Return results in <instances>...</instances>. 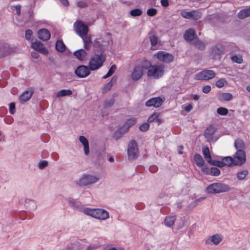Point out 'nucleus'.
Returning a JSON list of instances; mask_svg holds the SVG:
<instances>
[{"label": "nucleus", "mask_w": 250, "mask_h": 250, "mask_svg": "<svg viewBox=\"0 0 250 250\" xmlns=\"http://www.w3.org/2000/svg\"><path fill=\"white\" fill-rule=\"evenodd\" d=\"M150 66L149 61L144 60L136 64L133 68L131 74V78L133 81H138L140 79L144 74V70L148 69Z\"/></svg>", "instance_id": "1"}, {"label": "nucleus", "mask_w": 250, "mask_h": 250, "mask_svg": "<svg viewBox=\"0 0 250 250\" xmlns=\"http://www.w3.org/2000/svg\"><path fill=\"white\" fill-rule=\"evenodd\" d=\"M106 60V55L100 52V54H95L89 60L88 65L90 70L95 71L99 69L103 65Z\"/></svg>", "instance_id": "2"}, {"label": "nucleus", "mask_w": 250, "mask_h": 250, "mask_svg": "<svg viewBox=\"0 0 250 250\" xmlns=\"http://www.w3.org/2000/svg\"><path fill=\"white\" fill-rule=\"evenodd\" d=\"M83 212L87 215L100 220H105L109 217L108 212L101 208H85L83 210Z\"/></svg>", "instance_id": "3"}, {"label": "nucleus", "mask_w": 250, "mask_h": 250, "mask_svg": "<svg viewBox=\"0 0 250 250\" xmlns=\"http://www.w3.org/2000/svg\"><path fill=\"white\" fill-rule=\"evenodd\" d=\"M147 75L149 77L158 79L161 78L164 74L165 65L162 64H157L151 65L148 68Z\"/></svg>", "instance_id": "4"}, {"label": "nucleus", "mask_w": 250, "mask_h": 250, "mask_svg": "<svg viewBox=\"0 0 250 250\" xmlns=\"http://www.w3.org/2000/svg\"><path fill=\"white\" fill-rule=\"evenodd\" d=\"M230 190L229 185L222 183H214L207 187L206 190L210 194L228 192Z\"/></svg>", "instance_id": "5"}, {"label": "nucleus", "mask_w": 250, "mask_h": 250, "mask_svg": "<svg viewBox=\"0 0 250 250\" xmlns=\"http://www.w3.org/2000/svg\"><path fill=\"white\" fill-rule=\"evenodd\" d=\"M99 178L91 174H83L74 182L77 186L82 187L94 184L98 182Z\"/></svg>", "instance_id": "6"}, {"label": "nucleus", "mask_w": 250, "mask_h": 250, "mask_svg": "<svg viewBox=\"0 0 250 250\" xmlns=\"http://www.w3.org/2000/svg\"><path fill=\"white\" fill-rule=\"evenodd\" d=\"M180 15L185 19L190 21H197L201 18L202 13L198 10L190 11L182 10L180 11Z\"/></svg>", "instance_id": "7"}, {"label": "nucleus", "mask_w": 250, "mask_h": 250, "mask_svg": "<svg viewBox=\"0 0 250 250\" xmlns=\"http://www.w3.org/2000/svg\"><path fill=\"white\" fill-rule=\"evenodd\" d=\"M127 153L128 159L132 160L136 158L139 154V149L136 141L134 140H131L128 145Z\"/></svg>", "instance_id": "8"}, {"label": "nucleus", "mask_w": 250, "mask_h": 250, "mask_svg": "<svg viewBox=\"0 0 250 250\" xmlns=\"http://www.w3.org/2000/svg\"><path fill=\"white\" fill-rule=\"evenodd\" d=\"M216 76L215 73L211 70H204L197 73L195 76V79L200 81H207L212 79Z\"/></svg>", "instance_id": "9"}, {"label": "nucleus", "mask_w": 250, "mask_h": 250, "mask_svg": "<svg viewBox=\"0 0 250 250\" xmlns=\"http://www.w3.org/2000/svg\"><path fill=\"white\" fill-rule=\"evenodd\" d=\"M74 28L76 32L80 36H85L87 35L88 28L81 21H77L74 24Z\"/></svg>", "instance_id": "10"}, {"label": "nucleus", "mask_w": 250, "mask_h": 250, "mask_svg": "<svg viewBox=\"0 0 250 250\" xmlns=\"http://www.w3.org/2000/svg\"><path fill=\"white\" fill-rule=\"evenodd\" d=\"M234 166H242L246 163V155L244 150H237L233 155Z\"/></svg>", "instance_id": "11"}, {"label": "nucleus", "mask_w": 250, "mask_h": 250, "mask_svg": "<svg viewBox=\"0 0 250 250\" xmlns=\"http://www.w3.org/2000/svg\"><path fill=\"white\" fill-rule=\"evenodd\" d=\"M155 56L159 61L165 63H170L174 60V57L171 54L163 51H158Z\"/></svg>", "instance_id": "12"}, {"label": "nucleus", "mask_w": 250, "mask_h": 250, "mask_svg": "<svg viewBox=\"0 0 250 250\" xmlns=\"http://www.w3.org/2000/svg\"><path fill=\"white\" fill-rule=\"evenodd\" d=\"M165 101L164 98L160 97H154L147 100L145 104L147 107L154 106L156 108L159 107Z\"/></svg>", "instance_id": "13"}, {"label": "nucleus", "mask_w": 250, "mask_h": 250, "mask_svg": "<svg viewBox=\"0 0 250 250\" xmlns=\"http://www.w3.org/2000/svg\"><path fill=\"white\" fill-rule=\"evenodd\" d=\"M90 70L89 66L82 65L76 69L75 73L79 78H85L89 75Z\"/></svg>", "instance_id": "14"}, {"label": "nucleus", "mask_w": 250, "mask_h": 250, "mask_svg": "<svg viewBox=\"0 0 250 250\" xmlns=\"http://www.w3.org/2000/svg\"><path fill=\"white\" fill-rule=\"evenodd\" d=\"M31 47L35 50L37 51L42 54L47 55L48 54V50L44 45L40 42L36 41L35 42H32Z\"/></svg>", "instance_id": "15"}, {"label": "nucleus", "mask_w": 250, "mask_h": 250, "mask_svg": "<svg viewBox=\"0 0 250 250\" xmlns=\"http://www.w3.org/2000/svg\"><path fill=\"white\" fill-rule=\"evenodd\" d=\"M34 93L33 88L30 87L24 91L20 96L19 100L22 103L29 101L32 97Z\"/></svg>", "instance_id": "16"}, {"label": "nucleus", "mask_w": 250, "mask_h": 250, "mask_svg": "<svg viewBox=\"0 0 250 250\" xmlns=\"http://www.w3.org/2000/svg\"><path fill=\"white\" fill-rule=\"evenodd\" d=\"M223 240V237L218 234H215L208 237L205 241V243L208 245H211L214 244L217 245Z\"/></svg>", "instance_id": "17"}, {"label": "nucleus", "mask_w": 250, "mask_h": 250, "mask_svg": "<svg viewBox=\"0 0 250 250\" xmlns=\"http://www.w3.org/2000/svg\"><path fill=\"white\" fill-rule=\"evenodd\" d=\"M93 43L94 47L98 49L101 52L104 53L107 47V43L101 38L95 39Z\"/></svg>", "instance_id": "18"}, {"label": "nucleus", "mask_w": 250, "mask_h": 250, "mask_svg": "<svg viewBox=\"0 0 250 250\" xmlns=\"http://www.w3.org/2000/svg\"><path fill=\"white\" fill-rule=\"evenodd\" d=\"M216 131V128L213 125H209L207 127L204 132V136L205 138L210 141L213 139V134Z\"/></svg>", "instance_id": "19"}, {"label": "nucleus", "mask_w": 250, "mask_h": 250, "mask_svg": "<svg viewBox=\"0 0 250 250\" xmlns=\"http://www.w3.org/2000/svg\"><path fill=\"white\" fill-rule=\"evenodd\" d=\"M38 36L41 40L46 41L50 38V33L47 29L43 28L38 31Z\"/></svg>", "instance_id": "20"}, {"label": "nucleus", "mask_w": 250, "mask_h": 250, "mask_svg": "<svg viewBox=\"0 0 250 250\" xmlns=\"http://www.w3.org/2000/svg\"><path fill=\"white\" fill-rule=\"evenodd\" d=\"M11 51L12 49L8 44H0V58L8 55Z\"/></svg>", "instance_id": "21"}, {"label": "nucleus", "mask_w": 250, "mask_h": 250, "mask_svg": "<svg viewBox=\"0 0 250 250\" xmlns=\"http://www.w3.org/2000/svg\"><path fill=\"white\" fill-rule=\"evenodd\" d=\"M74 55L79 60L83 61L86 59L87 53L84 49H81L75 51Z\"/></svg>", "instance_id": "22"}, {"label": "nucleus", "mask_w": 250, "mask_h": 250, "mask_svg": "<svg viewBox=\"0 0 250 250\" xmlns=\"http://www.w3.org/2000/svg\"><path fill=\"white\" fill-rule=\"evenodd\" d=\"M79 141L83 146V150L85 155L87 156L89 153V143L87 139L83 136L79 137Z\"/></svg>", "instance_id": "23"}, {"label": "nucleus", "mask_w": 250, "mask_h": 250, "mask_svg": "<svg viewBox=\"0 0 250 250\" xmlns=\"http://www.w3.org/2000/svg\"><path fill=\"white\" fill-rule=\"evenodd\" d=\"M195 36V31L193 29L189 28L185 31L184 39L187 41L191 42L194 39Z\"/></svg>", "instance_id": "24"}, {"label": "nucleus", "mask_w": 250, "mask_h": 250, "mask_svg": "<svg viewBox=\"0 0 250 250\" xmlns=\"http://www.w3.org/2000/svg\"><path fill=\"white\" fill-rule=\"evenodd\" d=\"M176 219V216L173 214L170 215L166 217L164 224L168 227H171Z\"/></svg>", "instance_id": "25"}, {"label": "nucleus", "mask_w": 250, "mask_h": 250, "mask_svg": "<svg viewBox=\"0 0 250 250\" xmlns=\"http://www.w3.org/2000/svg\"><path fill=\"white\" fill-rule=\"evenodd\" d=\"M127 131V128L121 127L118 129L113 134V137L116 140L120 139L125 132Z\"/></svg>", "instance_id": "26"}, {"label": "nucleus", "mask_w": 250, "mask_h": 250, "mask_svg": "<svg viewBox=\"0 0 250 250\" xmlns=\"http://www.w3.org/2000/svg\"><path fill=\"white\" fill-rule=\"evenodd\" d=\"M212 52L217 55H221L224 52V48L221 44H217L212 48Z\"/></svg>", "instance_id": "27"}, {"label": "nucleus", "mask_w": 250, "mask_h": 250, "mask_svg": "<svg viewBox=\"0 0 250 250\" xmlns=\"http://www.w3.org/2000/svg\"><path fill=\"white\" fill-rule=\"evenodd\" d=\"M72 91L70 89H62L56 93V97L59 98L64 96H70Z\"/></svg>", "instance_id": "28"}, {"label": "nucleus", "mask_w": 250, "mask_h": 250, "mask_svg": "<svg viewBox=\"0 0 250 250\" xmlns=\"http://www.w3.org/2000/svg\"><path fill=\"white\" fill-rule=\"evenodd\" d=\"M224 166L231 167L234 165V159L231 156H226L222 158Z\"/></svg>", "instance_id": "29"}, {"label": "nucleus", "mask_w": 250, "mask_h": 250, "mask_svg": "<svg viewBox=\"0 0 250 250\" xmlns=\"http://www.w3.org/2000/svg\"><path fill=\"white\" fill-rule=\"evenodd\" d=\"M234 147L237 150H244L245 148V144L244 141L241 139H237L234 144Z\"/></svg>", "instance_id": "30"}, {"label": "nucleus", "mask_w": 250, "mask_h": 250, "mask_svg": "<svg viewBox=\"0 0 250 250\" xmlns=\"http://www.w3.org/2000/svg\"><path fill=\"white\" fill-rule=\"evenodd\" d=\"M194 160L196 165L199 167L203 166L204 164V161L202 156L196 153L194 156Z\"/></svg>", "instance_id": "31"}, {"label": "nucleus", "mask_w": 250, "mask_h": 250, "mask_svg": "<svg viewBox=\"0 0 250 250\" xmlns=\"http://www.w3.org/2000/svg\"><path fill=\"white\" fill-rule=\"evenodd\" d=\"M250 16V10L249 8L241 10L238 14V17L240 19H244Z\"/></svg>", "instance_id": "32"}, {"label": "nucleus", "mask_w": 250, "mask_h": 250, "mask_svg": "<svg viewBox=\"0 0 250 250\" xmlns=\"http://www.w3.org/2000/svg\"><path fill=\"white\" fill-rule=\"evenodd\" d=\"M116 80H117V77L115 76H113L112 77V79L111 80V81L109 83H106L104 85V86L103 89V92H105L107 91L110 90V88H111V87L112 86L113 83H115Z\"/></svg>", "instance_id": "33"}, {"label": "nucleus", "mask_w": 250, "mask_h": 250, "mask_svg": "<svg viewBox=\"0 0 250 250\" xmlns=\"http://www.w3.org/2000/svg\"><path fill=\"white\" fill-rule=\"evenodd\" d=\"M69 206L75 209L79 208L81 206L80 202H78L73 199H68L67 200Z\"/></svg>", "instance_id": "34"}, {"label": "nucleus", "mask_w": 250, "mask_h": 250, "mask_svg": "<svg viewBox=\"0 0 250 250\" xmlns=\"http://www.w3.org/2000/svg\"><path fill=\"white\" fill-rule=\"evenodd\" d=\"M55 48L59 52H63L65 49V46L62 41L58 40L56 43Z\"/></svg>", "instance_id": "35"}, {"label": "nucleus", "mask_w": 250, "mask_h": 250, "mask_svg": "<svg viewBox=\"0 0 250 250\" xmlns=\"http://www.w3.org/2000/svg\"><path fill=\"white\" fill-rule=\"evenodd\" d=\"M231 60L233 62L241 64L243 62V58L241 55L237 54L232 55L230 57Z\"/></svg>", "instance_id": "36"}, {"label": "nucleus", "mask_w": 250, "mask_h": 250, "mask_svg": "<svg viewBox=\"0 0 250 250\" xmlns=\"http://www.w3.org/2000/svg\"><path fill=\"white\" fill-rule=\"evenodd\" d=\"M249 174V171L247 169H244L238 172L236 177L239 180H244L246 176Z\"/></svg>", "instance_id": "37"}, {"label": "nucleus", "mask_w": 250, "mask_h": 250, "mask_svg": "<svg viewBox=\"0 0 250 250\" xmlns=\"http://www.w3.org/2000/svg\"><path fill=\"white\" fill-rule=\"evenodd\" d=\"M203 154L205 158L207 160H212L211 156L210 153V151L208 147L204 146L202 148Z\"/></svg>", "instance_id": "38"}, {"label": "nucleus", "mask_w": 250, "mask_h": 250, "mask_svg": "<svg viewBox=\"0 0 250 250\" xmlns=\"http://www.w3.org/2000/svg\"><path fill=\"white\" fill-rule=\"evenodd\" d=\"M208 162L212 165H214L220 167H224V163H223V159H221V161L212 160H207Z\"/></svg>", "instance_id": "39"}, {"label": "nucleus", "mask_w": 250, "mask_h": 250, "mask_svg": "<svg viewBox=\"0 0 250 250\" xmlns=\"http://www.w3.org/2000/svg\"><path fill=\"white\" fill-rule=\"evenodd\" d=\"M136 122V120L135 118H130L126 121L125 125L123 126V127H124L125 129L127 128L128 130L129 128L134 125Z\"/></svg>", "instance_id": "40"}, {"label": "nucleus", "mask_w": 250, "mask_h": 250, "mask_svg": "<svg viewBox=\"0 0 250 250\" xmlns=\"http://www.w3.org/2000/svg\"><path fill=\"white\" fill-rule=\"evenodd\" d=\"M233 98L231 93H223L220 96V100L224 101H230Z\"/></svg>", "instance_id": "41"}, {"label": "nucleus", "mask_w": 250, "mask_h": 250, "mask_svg": "<svg viewBox=\"0 0 250 250\" xmlns=\"http://www.w3.org/2000/svg\"><path fill=\"white\" fill-rule=\"evenodd\" d=\"M194 45L198 49L200 50H204L205 48V44L204 43L200 40H195L194 42Z\"/></svg>", "instance_id": "42"}, {"label": "nucleus", "mask_w": 250, "mask_h": 250, "mask_svg": "<svg viewBox=\"0 0 250 250\" xmlns=\"http://www.w3.org/2000/svg\"><path fill=\"white\" fill-rule=\"evenodd\" d=\"M142 13V10L139 8L134 9L130 11V14L133 17L141 16Z\"/></svg>", "instance_id": "43"}, {"label": "nucleus", "mask_w": 250, "mask_h": 250, "mask_svg": "<svg viewBox=\"0 0 250 250\" xmlns=\"http://www.w3.org/2000/svg\"><path fill=\"white\" fill-rule=\"evenodd\" d=\"M116 69V66L115 64L112 65L109 70H108L107 74L103 76V79H106L107 78L110 77L111 76L113 73L115 72V70Z\"/></svg>", "instance_id": "44"}, {"label": "nucleus", "mask_w": 250, "mask_h": 250, "mask_svg": "<svg viewBox=\"0 0 250 250\" xmlns=\"http://www.w3.org/2000/svg\"><path fill=\"white\" fill-rule=\"evenodd\" d=\"M217 113L221 115H226L228 113V110L225 107H219L217 109Z\"/></svg>", "instance_id": "45"}, {"label": "nucleus", "mask_w": 250, "mask_h": 250, "mask_svg": "<svg viewBox=\"0 0 250 250\" xmlns=\"http://www.w3.org/2000/svg\"><path fill=\"white\" fill-rule=\"evenodd\" d=\"M27 204L28 205V207L30 209H34L37 207L36 203L34 200H29Z\"/></svg>", "instance_id": "46"}, {"label": "nucleus", "mask_w": 250, "mask_h": 250, "mask_svg": "<svg viewBox=\"0 0 250 250\" xmlns=\"http://www.w3.org/2000/svg\"><path fill=\"white\" fill-rule=\"evenodd\" d=\"M210 174L211 175L217 176L220 174V170L216 167H213L210 169Z\"/></svg>", "instance_id": "47"}, {"label": "nucleus", "mask_w": 250, "mask_h": 250, "mask_svg": "<svg viewBox=\"0 0 250 250\" xmlns=\"http://www.w3.org/2000/svg\"><path fill=\"white\" fill-rule=\"evenodd\" d=\"M114 104V98H110L109 100H107L104 102V107L108 108L112 106Z\"/></svg>", "instance_id": "48"}, {"label": "nucleus", "mask_w": 250, "mask_h": 250, "mask_svg": "<svg viewBox=\"0 0 250 250\" xmlns=\"http://www.w3.org/2000/svg\"><path fill=\"white\" fill-rule=\"evenodd\" d=\"M157 10L156 9L152 8L148 9L146 13L148 16L152 17L155 16L157 14Z\"/></svg>", "instance_id": "49"}, {"label": "nucleus", "mask_w": 250, "mask_h": 250, "mask_svg": "<svg viewBox=\"0 0 250 250\" xmlns=\"http://www.w3.org/2000/svg\"><path fill=\"white\" fill-rule=\"evenodd\" d=\"M226 82H227L225 79H221L216 82V85L218 88H221L224 86L225 83Z\"/></svg>", "instance_id": "50"}, {"label": "nucleus", "mask_w": 250, "mask_h": 250, "mask_svg": "<svg viewBox=\"0 0 250 250\" xmlns=\"http://www.w3.org/2000/svg\"><path fill=\"white\" fill-rule=\"evenodd\" d=\"M150 41L152 46H155L158 42V38L155 35H153L150 37Z\"/></svg>", "instance_id": "51"}, {"label": "nucleus", "mask_w": 250, "mask_h": 250, "mask_svg": "<svg viewBox=\"0 0 250 250\" xmlns=\"http://www.w3.org/2000/svg\"><path fill=\"white\" fill-rule=\"evenodd\" d=\"M48 162L45 160L42 161L38 164V167L40 169H42L48 166Z\"/></svg>", "instance_id": "52"}, {"label": "nucleus", "mask_w": 250, "mask_h": 250, "mask_svg": "<svg viewBox=\"0 0 250 250\" xmlns=\"http://www.w3.org/2000/svg\"><path fill=\"white\" fill-rule=\"evenodd\" d=\"M149 124L147 123H145L139 126V129L142 131H146L147 130L149 127Z\"/></svg>", "instance_id": "53"}, {"label": "nucleus", "mask_w": 250, "mask_h": 250, "mask_svg": "<svg viewBox=\"0 0 250 250\" xmlns=\"http://www.w3.org/2000/svg\"><path fill=\"white\" fill-rule=\"evenodd\" d=\"M159 116V113H154L151 116H150L147 119V121L149 123H151L156 120V118Z\"/></svg>", "instance_id": "54"}, {"label": "nucleus", "mask_w": 250, "mask_h": 250, "mask_svg": "<svg viewBox=\"0 0 250 250\" xmlns=\"http://www.w3.org/2000/svg\"><path fill=\"white\" fill-rule=\"evenodd\" d=\"M9 112L12 115H13L15 112V104L13 102L9 104Z\"/></svg>", "instance_id": "55"}, {"label": "nucleus", "mask_w": 250, "mask_h": 250, "mask_svg": "<svg viewBox=\"0 0 250 250\" xmlns=\"http://www.w3.org/2000/svg\"><path fill=\"white\" fill-rule=\"evenodd\" d=\"M4 121L6 124L10 125L13 122L14 119L12 116H7L6 117H5Z\"/></svg>", "instance_id": "56"}, {"label": "nucleus", "mask_w": 250, "mask_h": 250, "mask_svg": "<svg viewBox=\"0 0 250 250\" xmlns=\"http://www.w3.org/2000/svg\"><path fill=\"white\" fill-rule=\"evenodd\" d=\"M81 37L82 38L84 43H92L91 38L87 35Z\"/></svg>", "instance_id": "57"}, {"label": "nucleus", "mask_w": 250, "mask_h": 250, "mask_svg": "<svg viewBox=\"0 0 250 250\" xmlns=\"http://www.w3.org/2000/svg\"><path fill=\"white\" fill-rule=\"evenodd\" d=\"M32 34H33V32L31 30H30V29L27 30L25 31V39L27 40H30L31 38V36L32 35Z\"/></svg>", "instance_id": "58"}, {"label": "nucleus", "mask_w": 250, "mask_h": 250, "mask_svg": "<svg viewBox=\"0 0 250 250\" xmlns=\"http://www.w3.org/2000/svg\"><path fill=\"white\" fill-rule=\"evenodd\" d=\"M211 89V86L210 85H206L203 87L202 91L204 93H209Z\"/></svg>", "instance_id": "59"}, {"label": "nucleus", "mask_w": 250, "mask_h": 250, "mask_svg": "<svg viewBox=\"0 0 250 250\" xmlns=\"http://www.w3.org/2000/svg\"><path fill=\"white\" fill-rule=\"evenodd\" d=\"M149 170L151 173H155L158 170V167L155 165H152L149 167Z\"/></svg>", "instance_id": "60"}, {"label": "nucleus", "mask_w": 250, "mask_h": 250, "mask_svg": "<svg viewBox=\"0 0 250 250\" xmlns=\"http://www.w3.org/2000/svg\"><path fill=\"white\" fill-rule=\"evenodd\" d=\"M77 5L81 8H84L87 6V4L84 1H81L77 2Z\"/></svg>", "instance_id": "61"}, {"label": "nucleus", "mask_w": 250, "mask_h": 250, "mask_svg": "<svg viewBox=\"0 0 250 250\" xmlns=\"http://www.w3.org/2000/svg\"><path fill=\"white\" fill-rule=\"evenodd\" d=\"M161 3L162 5L165 7H167L169 5L168 0H161Z\"/></svg>", "instance_id": "62"}, {"label": "nucleus", "mask_w": 250, "mask_h": 250, "mask_svg": "<svg viewBox=\"0 0 250 250\" xmlns=\"http://www.w3.org/2000/svg\"><path fill=\"white\" fill-rule=\"evenodd\" d=\"M193 108L192 105L191 104H189L188 105L184 107V110L187 112H190Z\"/></svg>", "instance_id": "63"}, {"label": "nucleus", "mask_w": 250, "mask_h": 250, "mask_svg": "<svg viewBox=\"0 0 250 250\" xmlns=\"http://www.w3.org/2000/svg\"><path fill=\"white\" fill-rule=\"evenodd\" d=\"M15 10L17 13V14L18 16L20 15L21 14V6L20 5H18L15 7Z\"/></svg>", "instance_id": "64"}]
</instances>
